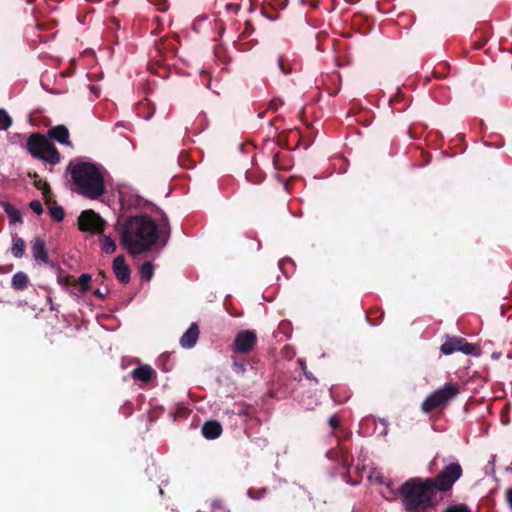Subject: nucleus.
Listing matches in <instances>:
<instances>
[{
	"label": "nucleus",
	"instance_id": "4c0bfd02",
	"mask_svg": "<svg viewBox=\"0 0 512 512\" xmlns=\"http://www.w3.org/2000/svg\"><path fill=\"white\" fill-rule=\"evenodd\" d=\"M300 364H301V368H302L305 376L308 379H313L312 374L309 372V370H306V366H305V364L301 360H300ZM314 380L317 381L316 378H314Z\"/></svg>",
	"mask_w": 512,
	"mask_h": 512
},
{
	"label": "nucleus",
	"instance_id": "72a5a7b5",
	"mask_svg": "<svg viewBox=\"0 0 512 512\" xmlns=\"http://www.w3.org/2000/svg\"><path fill=\"white\" fill-rule=\"evenodd\" d=\"M225 9L228 13L237 14L240 10V5L236 3H228L226 4Z\"/></svg>",
	"mask_w": 512,
	"mask_h": 512
},
{
	"label": "nucleus",
	"instance_id": "58836bf2",
	"mask_svg": "<svg viewBox=\"0 0 512 512\" xmlns=\"http://www.w3.org/2000/svg\"><path fill=\"white\" fill-rule=\"evenodd\" d=\"M277 122H282V118L281 117H276L274 118L273 120L270 121V125L271 126H274L276 130L280 129V125H277Z\"/></svg>",
	"mask_w": 512,
	"mask_h": 512
},
{
	"label": "nucleus",
	"instance_id": "a211bd4d",
	"mask_svg": "<svg viewBox=\"0 0 512 512\" xmlns=\"http://www.w3.org/2000/svg\"><path fill=\"white\" fill-rule=\"evenodd\" d=\"M29 277L25 272L19 271L15 273L11 280V286L17 291H23L28 287Z\"/></svg>",
	"mask_w": 512,
	"mask_h": 512
},
{
	"label": "nucleus",
	"instance_id": "f03ea898",
	"mask_svg": "<svg viewBox=\"0 0 512 512\" xmlns=\"http://www.w3.org/2000/svg\"><path fill=\"white\" fill-rule=\"evenodd\" d=\"M399 491L407 511H426L443 500V495L437 492L433 484V478H412L406 481Z\"/></svg>",
	"mask_w": 512,
	"mask_h": 512
},
{
	"label": "nucleus",
	"instance_id": "cd10ccee",
	"mask_svg": "<svg viewBox=\"0 0 512 512\" xmlns=\"http://www.w3.org/2000/svg\"><path fill=\"white\" fill-rule=\"evenodd\" d=\"M11 125V117L4 109H0V130H7Z\"/></svg>",
	"mask_w": 512,
	"mask_h": 512
},
{
	"label": "nucleus",
	"instance_id": "c03bdc74",
	"mask_svg": "<svg viewBox=\"0 0 512 512\" xmlns=\"http://www.w3.org/2000/svg\"><path fill=\"white\" fill-rule=\"evenodd\" d=\"M289 262H290V261H285V260L280 261V262H279V267H280V269H283L284 264H285V263H289Z\"/></svg>",
	"mask_w": 512,
	"mask_h": 512
},
{
	"label": "nucleus",
	"instance_id": "6ab92c4d",
	"mask_svg": "<svg viewBox=\"0 0 512 512\" xmlns=\"http://www.w3.org/2000/svg\"><path fill=\"white\" fill-rule=\"evenodd\" d=\"M245 178L248 182L258 185L265 179V174L259 167L254 166L246 171Z\"/></svg>",
	"mask_w": 512,
	"mask_h": 512
},
{
	"label": "nucleus",
	"instance_id": "473e14b6",
	"mask_svg": "<svg viewBox=\"0 0 512 512\" xmlns=\"http://www.w3.org/2000/svg\"><path fill=\"white\" fill-rule=\"evenodd\" d=\"M60 283H63L66 286H76L77 281L74 276L67 275L62 280H60Z\"/></svg>",
	"mask_w": 512,
	"mask_h": 512
},
{
	"label": "nucleus",
	"instance_id": "423d86ee",
	"mask_svg": "<svg viewBox=\"0 0 512 512\" xmlns=\"http://www.w3.org/2000/svg\"><path fill=\"white\" fill-rule=\"evenodd\" d=\"M463 469L459 462H450L440 470L433 479V484L439 494H443L452 489L453 485L462 477Z\"/></svg>",
	"mask_w": 512,
	"mask_h": 512
},
{
	"label": "nucleus",
	"instance_id": "1a4fd4ad",
	"mask_svg": "<svg viewBox=\"0 0 512 512\" xmlns=\"http://www.w3.org/2000/svg\"><path fill=\"white\" fill-rule=\"evenodd\" d=\"M257 344V335L254 330L239 331L233 342V349L240 354L251 352Z\"/></svg>",
	"mask_w": 512,
	"mask_h": 512
},
{
	"label": "nucleus",
	"instance_id": "f704fd0d",
	"mask_svg": "<svg viewBox=\"0 0 512 512\" xmlns=\"http://www.w3.org/2000/svg\"><path fill=\"white\" fill-rule=\"evenodd\" d=\"M108 293H109V289L107 287H105L103 289L98 288L94 291V295L100 299H104Z\"/></svg>",
	"mask_w": 512,
	"mask_h": 512
},
{
	"label": "nucleus",
	"instance_id": "c85d7f7f",
	"mask_svg": "<svg viewBox=\"0 0 512 512\" xmlns=\"http://www.w3.org/2000/svg\"><path fill=\"white\" fill-rule=\"evenodd\" d=\"M444 512H472L465 504H457L448 507Z\"/></svg>",
	"mask_w": 512,
	"mask_h": 512
},
{
	"label": "nucleus",
	"instance_id": "c9c22d12",
	"mask_svg": "<svg viewBox=\"0 0 512 512\" xmlns=\"http://www.w3.org/2000/svg\"><path fill=\"white\" fill-rule=\"evenodd\" d=\"M254 31V27L252 26L251 22L246 21L245 23V30L242 32V36L246 37L249 36Z\"/></svg>",
	"mask_w": 512,
	"mask_h": 512
},
{
	"label": "nucleus",
	"instance_id": "bb28decb",
	"mask_svg": "<svg viewBox=\"0 0 512 512\" xmlns=\"http://www.w3.org/2000/svg\"><path fill=\"white\" fill-rule=\"evenodd\" d=\"M76 281L77 284L80 286V291L86 292L90 289L89 283L91 281V275L83 273Z\"/></svg>",
	"mask_w": 512,
	"mask_h": 512
},
{
	"label": "nucleus",
	"instance_id": "393cba45",
	"mask_svg": "<svg viewBox=\"0 0 512 512\" xmlns=\"http://www.w3.org/2000/svg\"><path fill=\"white\" fill-rule=\"evenodd\" d=\"M141 277L147 281L151 280L154 274V267L151 262H144L140 267Z\"/></svg>",
	"mask_w": 512,
	"mask_h": 512
},
{
	"label": "nucleus",
	"instance_id": "7c9ffc66",
	"mask_svg": "<svg viewBox=\"0 0 512 512\" xmlns=\"http://www.w3.org/2000/svg\"><path fill=\"white\" fill-rule=\"evenodd\" d=\"M282 105H283L282 99H273L269 102L267 109L275 112Z\"/></svg>",
	"mask_w": 512,
	"mask_h": 512
},
{
	"label": "nucleus",
	"instance_id": "a18cd8bd",
	"mask_svg": "<svg viewBox=\"0 0 512 512\" xmlns=\"http://www.w3.org/2000/svg\"><path fill=\"white\" fill-rule=\"evenodd\" d=\"M311 6H312L313 8H317L318 4H317V2H312V3H311Z\"/></svg>",
	"mask_w": 512,
	"mask_h": 512
},
{
	"label": "nucleus",
	"instance_id": "4be33fe9",
	"mask_svg": "<svg viewBox=\"0 0 512 512\" xmlns=\"http://www.w3.org/2000/svg\"><path fill=\"white\" fill-rule=\"evenodd\" d=\"M13 245L11 248V253L16 258H21L25 252V241L17 236H14L12 239Z\"/></svg>",
	"mask_w": 512,
	"mask_h": 512
},
{
	"label": "nucleus",
	"instance_id": "f257e3e1",
	"mask_svg": "<svg viewBox=\"0 0 512 512\" xmlns=\"http://www.w3.org/2000/svg\"><path fill=\"white\" fill-rule=\"evenodd\" d=\"M161 230L158 229L155 221L148 215L131 216L123 223L118 219L115 230L120 234L122 245L134 255L149 250L155 242L164 237L163 244L170 236V226L165 214L162 216Z\"/></svg>",
	"mask_w": 512,
	"mask_h": 512
},
{
	"label": "nucleus",
	"instance_id": "f3484780",
	"mask_svg": "<svg viewBox=\"0 0 512 512\" xmlns=\"http://www.w3.org/2000/svg\"><path fill=\"white\" fill-rule=\"evenodd\" d=\"M273 165L276 170H289L293 161L288 152L279 151L273 155Z\"/></svg>",
	"mask_w": 512,
	"mask_h": 512
},
{
	"label": "nucleus",
	"instance_id": "a19ab883",
	"mask_svg": "<svg viewBox=\"0 0 512 512\" xmlns=\"http://www.w3.org/2000/svg\"><path fill=\"white\" fill-rule=\"evenodd\" d=\"M28 177L31 179H34V181H35L36 179L39 178V175L37 172H28Z\"/></svg>",
	"mask_w": 512,
	"mask_h": 512
},
{
	"label": "nucleus",
	"instance_id": "4468645a",
	"mask_svg": "<svg viewBox=\"0 0 512 512\" xmlns=\"http://www.w3.org/2000/svg\"><path fill=\"white\" fill-rule=\"evenodd\" d=\"M199 337V327L196 323H192L188 330L182 335L180 344L184 348H192Z\"/></svg>",
	"mask_w": 512,
	"mask_h": 512
},
{
	"label": "nucleus",
	"instance_id": "6e6552de",
	"mask_svg": "<svg viewBox=\"0 0 512 512\" xmlns=\"http://www.w3.org/2000/svg\"><path fill=\"white\" fill-rule=\"evenodd\" d=\"M78 227L81 231L91 232L99 235L101 232H104L106 222L99 214L89 209L84 210L79 215Z\"/></svg>",
	"mask_w": 512,
	"mask_h": 512
},
{
	"label": "nucleus",
	"instance_id": "49530a36",
	"mask_svg": "<svg viewBox=\"0 0 512 512\" xmlns=\"http://www.w3.org/2000/svg\"><path fill=\"white\" fill-rule=\"evenodd\" d=\"M316 38L319 39L320 38V32H317L316 33Z\"/></svg>",
	"mask_w": 512,
	"mask_h": 512
},
{
	"label": "nucleus",
	"instance_id": "ddd939ff",
	"mask_svg": "<svg viewBox=\"0 0 512 512\" xmlns=\"http://www.w3.org/2000/svg\"><path fill=\"white\" fill-rule=\"evenodd\" d=\"M48 139H53L63 145H71L69 140V130L65 125L51 127L45 135Z\"/></svg>",
	"mask_w": 512,
	"mask_h": 512
},
{
	"label": "nucleus",
	"instance_id": "7ed1b4c3",
	"mask_svg": "<svg viewBox=\"0 0 512 512\" xmlns=\"http://www.w3.org/2000/svg\"><path fill=\"white\" fill-rule=\"evenodd\" d=\"M73 184L79 194L90 199H97L105 193V183L100 169L93 163L80 162L69 165Z\"/></svg>",
	"mask_w": 512,
	"mask_h": 512
},
{
	"label": "nucleus",
	"instance_id": "20e7f679",
	"mask_svg": "<svg viewBox=\"0 0 512 512\" xmlns=\"http://www.w3.org/2000/svg\"><path fill=\"white\" fill-rule=\"evenodd\" d=\"M25 148L33 158L44 163L54 166L61 161V154L56 146L44 134L39 132L29 135Z\"/></svg>",
	"mask_w": 512,
	"mask_h": 512
},
{
	"label": "nucleus",
	"instance_id": "79ce46f5",
	"mask_svg": "<svg viewBox=\"0 0 512 512\" xmlns=\"http://www.w3.org/2000/svg\"><path fill=\"white\" fill-rule=\"evenodd\" d=\"M105 279V274L104 272H100L97 277H96V281H103Z\"/></svg>",
	"mask_w": 512,
	"mask_h": 512
},
{
	"label": "nucleus",
	"instance_id": "2f4dec72",
	"mask_svg": "<svg viewBox=\"0 0 512 512\" xmlns=\"http://www.w3.org/2000/svg\"><path fill=\"white\" fill-rule=\"evenodd\" d=\"M168 360L169 356L167 355H161L159 358V366L163 371H169L171 369V367L167 365Z\"/></svg>",
	"mask_w": 512,
	"mask_h": 512
},
{
	"label": "nucleus",
	"instance_id": "de8ad7c7",
	"mask_svg": "<svg viewBox=\"0 0 512 512\" xmlns=\"http://www.w3.org/2000/svg\"><path fill=\"white\" fill-rule=\"evenodd\" d=\"M316 48L317 50H320V44H317Z\"/></svg>",
	"mask_w": 512,
	"mask_h": 512
},
{
	"label": "nucleus",
	"instance_id": "37998d69",
	"mask_svg": "<svg viewBox=\"0 0 512 512\" xmlns=\"http://www.w3.org/2000/svg\"><path fill=\"white\" fill-rule=\"evenodd\" d=\"M47 300L49 301L50 303V310L53 311L54 310V306H53V303H52V298L50 296L47 297Z\"/></svg>",
	"mask_w": 512,
	"mask_h": 512
},
{
	"label": "nucleus",
	"instance_id": "9b49d317",
	"mask_svg": "<svg viewBox=\"0 0 512 512\" xmlns=\"http://www.w3.org/2000/svg\"><path fill=\"white\" fill-rule=\"evenodd\" d=\"M31 251L34 259L38 263H49V256L44 240L39 237L34 238V240L31 242Z\"/></svg>",
	"mask_w": 512,
	"mask_h": 512
},
{
	"label": "nucleus",
	"instance_id": "412c9836",
	"mask_svg": "<svg viewBox=\"0 0 512 512\" xmlns=\"http://www.w3.org/2000/svg\"><path fill=\"white\" fill-rule=\"evenodd\" d=\"M99 240L102 243L101 250L107 254L114 253L116 251V243L115 240L105 235L104 232L99 234Z\"/></svg>",
	"mask_w": 512,
	"mask_h": 512
},
{
	"label": "nucleus",
	"instance_id": "e433bc0d",
	"mask_svg": "<svg viewBox=\"0 0 512 512\" xmlns=\"http://www.w3.org/2000/svg\"><path fill=\"white\" fill-rule=\"evenodd\" d=\"M234 370L237 372V373H244L245 370H246V366L244 363H239V362H234Z\"/></svg>",
	"mask_w": 512,
	"mask_h": 512
},
{
	"label": "nucleus",
	"instance_id": "0eeeda50",
	"mask_svg": "<svg viewBox=\"0 0 512 512\" xmlns=\"http://www.w3.org/2000/svg\"><path fill=\"white\" fill-rule=\"evenodd\" d=\"M440 351L444 355H451L455 352H462L465 355H480V349L476 345L467 342L465 338L450 335L445 336Z\"/></svg>",
	"mask_w": 512,
	"mask_h": 512
},
{
	"label": "nucleus",
	"instance_id": "f8f14e48",
	"mask_svg": "<svg viewBox=\"0 0 512 512\" xmlns=\"http://www.w3.org/2000/svg\"><path fill=\"white\" fill-rule=\"evenodd\" d=\"M156 371L147 364H142L131 371V377L142 383H148L156 378Z\"/></svg>",
	"mask_w": 512,
	"mask_h": 512
},
{
	"label": "nucleus",
	"instance_id": "2eb2a0df",
	"mask_svg": "<svg viewBox=\"0 0 512 512\" xmlns=\"http://www.w3.org/2000/svg\"><path fill=\"white\" fill-rule=\"evenodd\" d=\"M201 431L206 439H216L222 433V425L216 420H209L203 424Z\"/></svg>",
	"mask_w": 512,
	"mask_h": 512
},
{
	"label": "nucleus",
	"instance_id": "dca6fc26",
	"mask_svg": "<svg viewBox=\"0 0 512 512\" xmlns=\"http://www.w3.org/2000/svg\"><path fill=\"white\" fill-rule=\"evenodd\" d=\"M328 426L331 429V435L336 438V442L346 438V432L342 426V420L339 415H332L328 420Z\"/></svg>",
	"mask_w": 512,
	"mask_h": 512
},
{
	"label": "nucleus",
	"instance_id": "9d476101",
	"mask_svg": "<svg viewBox=\"0 0 512 512\" xmlns=\"http://www.w3.org/2000/svg\"><path fill=\"white\" fill-rule=\"evenodd\" d=\"M113 272L116 278L123 284H128L130 281V268L125 262L123 255H118L113 260Z\"/></svg>",
	"mask_w": 512,
	"mask_h": 512
},
{
	"label": "nucleus",
	"instance_id": "b1692460",
	"mask_svg": "<svg viewBox=\"0 0 512 512\" xmlns=\"http://www.w3.org/2000/svg\"><path fill=\"white\" fill-rule=\"evenodd\" d=\"M5 212L7 213L11 223L21 222L22 216L19 210L13 208L10 204H6Z\"/></svg>",
	"mask_w": 512,
	"mask_h": 512
},
{
	"label": "nucleus",
	"instance_id": "5701e85b",
	"mask_svg": "<svg viewBox=\"0 0 512 512\" xmlns=\"http://www.w3.org/2000/svg\"><path fill=\"white\" fill-rule=\"evenodd\" d=\"M34 186L42 191L45 202L50 203L51 188L49 183L38 178L34 181Z\"/></svg>",
	"mask_w": 512,
	"mask_h": 512
},
{
	"label": "nucleus",
	"instance_id": "aec40b11",
	"mask_svg": "<svg viewBox=\"0 0 512 512\" xmlns=\"http://www.w3.org/2000/svg\"><path fill=\"white\" fill-rule=\"evenodd\" d=\"M49 208L50 216L57 222H61L64 219L65 212L64 209L57 205L56 201L52 199V195H50V203L46 202Z\"/></svg>",
	"mask_w": 512,
	"mask_h": 512
},
{
	"label": "nucleus",
	"instance_id": "c756f323",
	"mask_svg": "<svg viewBox=\"0 0 512 512\" xmlns=\"http://www.w3.org/2000/svg\"><path fill=\"white\" fill-rule=\"evenodd\" d=\"M30 209L35 212L37 215H41L43 213V207L40 201L33 200L29 204Z\"/></svg>",
	"mask_w": 512,
	"mask_h": 512
},
{
	"label": "nucleus",
	"instance_id": "ea45409f",
	"mask_svg": "<svg viewBox=\"0 0 512 512\" xmlns=\"http://www.w3.org/2000/svg\"><path fill=\"white\" fill-rule=\"evenodd\" d=\"M277 143L279 146H284V138H283V133H279L278 135V138H277Z\"/></svg>",
	"mask_w": 512,
	"mask_h": 512
},
{
	"label": "nucleus",
	"instance_id": "39448f33",
	"mask_svg": "<svg viewBox=\"0 0 512 512\" xmlns=\"http://www.w3.org/2000/svg\"><path fill=\"white\" fill-rule=\"evenodd\" d=\"M458 383H447L443 387L433 391L423 401L421 408L425 413L443 409L446 405L459 394Z\"/></svg>",
	"mask_w": 512,
	"mask_h": 512
},
{
	"label": "nucleus",
	"instance_id": "a878e982",
	"mask_svg": "<svg viewBox=\"0 0 512 512\" xmlns=\"http://www.w3.org/2000/svg\"><path fill=\"white\" fill-rule=\"evenodd\" d=\"M278 65H279L281 72L284 75L291 74L293 68H292V64L290 63V61L287 58H285L284 56H280L278 58Z\"/></svg>",
	"mask_w": 512,
	"mask_h": 512
}]
</instances>
